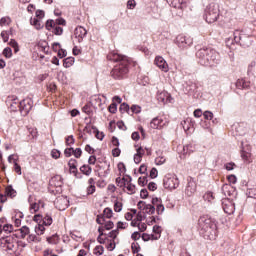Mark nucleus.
Returning <instances> with one entry per match:
<instances>
[{"label":"nucleus","mask_w":256,"mask_h":256,"mask_svg":"<svg viewBox=\"0 0 256 256\" xmlns=\"http://www.w3.org/2000/svg\"><path fill=\"white\" fill-rule=\"evenodd\" d=\"M138 209H142L148 215L155 214V206L147 204L143 201L138 202Z\"/></svg>","instance_id":"nucleus-18"},{"label":"nucleus","mask_w":256,"mask_h":256,"mask_svg":"<svg viewBox=\"0 0 256 256\" xmlns=\"http://www.w3.org/2000/svg\"><path fill=\"white\" fill-rule=\"evenodd\" d=\"M119 111H120L121 113H128V114H129L130 111H131V108H129V106H128L127 103H122V104L120 105Z\"/></svg>","instance_id":"nucleus-37"},{"label":"nucleus","mask_w":256,"mask_h":256,"mask_svg":"<svg viewBox=\"0 0 256 256\" xmlns=\"http://www.w3.org/2000/svg\"><path fill=\"white\" fill-rule=\"evenodd\" d=\"M198 63L204 67H217L221 63L219 52L211 48H202L196 52Z\"/></svg>","instance_id":"nucleus-3"},{"label":"nucleus","mask_w":256,"mask_h":256,"mask_svg":"<svg viewBox=\"0 0 256 256\" xmlns=\"http://www.w3.org/2000/svg\"><path fill=\"white\" fill-rule=\"evenodd\" d=\"M5 195L7 197H16L17 191H15V189H13V186L9 185L5 189Z\"/></svg>","instance_id":"nucleus-26"},{"label":"nucleus","mask_w":256,"mask_h":256,"mask_svg":"<svg viewBox=\"0 0 256 256\" xmlns=\"http://www.w3.org/2000/svg\"><path fill=\"white\" fill-rule=\"evenodd\" d=\"M203 117L204 119H206L207 121H211V119H213V112L211 111H205L203 113Z\"/></svg>","instance_id":"nucleus-55"},{"label":"nucleus","mask_w":256,"mask_h":256,"mask_svg":"<svg viewBox=\"0 0 256 256\" xmlns=\"http://www.w3.org/2000/svg\"><path fill=\"white\" fill-rule=\"evenodd\" d=\"M50 187H55L56 195H59L63 191V177L56 175L50 180Z\"/></svg>","instance_id":"nucleus-9"},{"label":"nucleus","mask_w":256,"mask_h":256,"mask_svg":"<svg viewBox=\"0 0 256 256\" xmlns=\"http://www.w3.org/2000/svg\"><path fill=\"white\" fill-rule=\"evenodd\" d=\"M225 43H226V47H229V49H231L233 47V45H235V31L233 33V37H228L226 38L225 40Z\"/></svg>","instance_id":"nucleus-28"},{"label":"nucleus","mask_w":256,"mask_h":256,"mask_svg":"<svg viewBox=\"0 0 256 256\" xmlns=\"http://www.w3.org/2000/svg\"><path fill=\"white\" fill-rule=\"evenodd\" d=\"M132 253H139L141 251V247L139 246V243L133 242L131 245Z\"/></svg>","instance_id":"nucleus-51"},{"label":"nucleus","mask_w":256,"mask_h":256,"mask_svg":"<svg viewBox=\"0 0 256 256\" xmlns=\"http://www.w3.org/2000/svg\"><path fill=\"white\" fill-rule=\"evenodd\" d=\"M96 222L98 225H102L100 228L103 229V233H105V231H111V229L115 227L113 221L105 219V216H97Z\"/></svg>","instance_id":"nucleus-8"},{"label":"nucleus","mask_w":256,"mask_h":256,"mask_svg":"<svg viewBox=\"0 0 256 256\" xmlns=\"http://www.w3.org/2000/svg\"><path fill=\"white\" fill-rule=\"evenodd\" d=\"M122 210H123V203H121L120 201H115V203H114V211L116 213H121Z\"/></svg>","instance_id":"nucleus-40"},{"label":"nucleus","mask_w":256,"mask_h":256,"mask_svg":"<svg viewBox=\"0 0 256 256\" xmlns=\"http://www.w3.org/2000/svg\"><path fill=\"white\" fill-rule=\"evenodd\" d=\"M158 173H159V172L157 171V168H152V169L150 170V178H151V179H156Z\"/></svg>","instance_id":"nucleus-62"},{"label":"nucleus","mask_w":256,"mask_h":256,"mask_svg":"<svg viewBox=\"0 0 256 256\" xmlns=\"http://www.w3.org/2000/svg\"><path fill=\"white\" fill-rule=\"evenodd\" d=\"M176 45L179 49H187L193 45V38L185 35H178L176 37Z\"/></svg>","instance_id":"nucleus-7"},{"label":"nucleus","mask_w":256,"mask_h":256,"mask_svg":"<svg viewBox=\"0 0 256 256\" xmlns=\"http://www.w3.org/2000/svg\"><path fill=\"white\" fill-rule=\"evenodd\" d=\"M16 217H18V218H15L14 225H15V227H21V219H23V217H24L23 212H18L16 214Z\"/></svg>","instance_id":"nucleus-33"},{"label":"nucleus","mask_w":256,"mask_h":256,"mask_svg":"<svg viewBox=\"0 0 256 256\" xmlns=\"http://www.w3.org/2000/svg\"><path fill=\"white\" fill-rule=\"evenodd\" d=\"M83 113H86V115H91L93 113V110L91 109V104H86L82 108Z\"/></svg>","instance_id":"nucleus-43"},{"label":"nucleus","mask_w":256,"mask_h":256,"mask_svg":"<svg viewBox=\"0 0 256 256\" xmlns=\"http://www.w3.org/2000/svg\"><path fill=\"white\" fill-rule=\"evenodd\" d=\"M54 205L58 211H65L69 207V199L66 196H58L54 201Z\"/></svg>","instance_id":"nucleus-10"},{"label":"nucleus","mask_w":256,"mask_h":256,"mask_svg":"<svg viewBox=\"0 0 256 256\" xmlns=\"http://www.w3.org/2000/svg\"><path fill=\"white\" fill-rule=\"evenodd\" d=\"M124 187H126L129 195H133L135 193V185L128 183L127 185H125Z\"/></svg>","instance_id":"nucleus-46"},{"label":"nucleus","mask_w":256,"mask_h":256,"mask_svg":"<svg viewBox=\"0 0 256 256\" xmlns=\"http://www.w3.org/2000/svg\"><path fill=\"white\" fill-rule=\"evenodd\" d=\"M33 109V101L31 99H24L19 103V111L23 115H28L29 111Z\"/></svg>","instance_id":"nucleus-12"},{"label":"nucleus","mask_w":256,"mask_h":256,"mask_svg":"<svg viewBox=\"0 0 256 256\" xmlns=\"http://www.w3.org/2000/svg\"><path fill=\"white\" fill-rule=\"evenodd\" d=\"M203 199L208 203H213V201L215 200V196L213 195V192H206L203 196Z\"/></svg>","instance_id":"nucleus-31"},{"label":"nucleus","mask_w":256,"mask_h":256,"mask_svg":"<svg viewBox=\"0 0 256 256\" xmlns=\"http://www.w3.org/2000/svg\"><path fill=\"white\" fill-rule=\"evenodd\" d=\"M64 155H65V157H71L73 155V148L72 147L66 148L64 150Z\"/></svg>","instance_id":"nucleus-64"},{"label":"nucleus","mask_w":256,"mask_h":256,"mask_svg":"<svg viewBox=\"0 0 256 256\" xmlns=\"http://www.w3.org/2000/svg\"><path fill=\"white\" fill-rule=\"evenodd\" d=\"M85 37H87V29L83 26L76 27L74 31V43H83Z\"/></svg>","instance_id":"nucleus-11"},{"label":"nucleus","mask_w":256,"mask_h":256,"mask_svg":"<svg viewBox=\"0 0 256 256\" xmlns=\"http://www.w3.org/2000/svg\"><path fill=\"white\" fill-rule=\"evenodd\" d=\"M221 191L225 197H235L237 192L231 184H223Z\"/></svg>","instance_id":"nucleus-16"},{"label":"nucleus","mask_w":256,"mask_h":256,"mask_svg":"<svg viewBox=\"0 0 256 256\" xmlns=\"http://www.w3.org/2000/svg\"><path fill=\"white\" fill-rule=\"evenodd\" d=\"M94 255L101 256L105 253V248L102 245H98L94 248Z\"/></svg>","instance_id":"nucleus-34"},{"label":"nucleus","mask_w":256,"mask_h":256,"mask_svg":"<svg viewBox=\"0 0 256 256\" xmlns=\"http://www.w3.org/2000/svg\"><path fill=\"white\" fill-rule=\"evenodd\" d=\"M169 97H171V94L166 91L160 92L157 95V99L158 101H161V103H167V101H169Z\"/></svg>","instance_id":"nucleus-20"},{"label":"nucleus","mask_w":256,"mask_h":256,"mask_svg":"<svg viewBox=\"0 0 256 256\" xmlns=\"http://www.w3.org/2000/svg\"><path fill=\"white\" fill-rule=\"evenodd\" d=\"M236 85L242 87V89H249V84L245 80H238Z\"/></svg>","instance_id":"nucleus-42"},{"label":"nucleus","mask_w":256,"mask_h":256,"mask_svg":"<svg viewBox=\"0 0 256 256\" xmlns=\"http://www.w3.org/2000/svg\"><path fill=\"white\" fill-rule=\"evenodd\" d=\"M206 23H215L219 19V5L210 4L205 11Z\"/></svg>","instance_id":"nucleus-5"},{"label":"nucleus","mask_w":256,"mask_h":256,"mask_svg":"<svg viewBox=\"0 0 256 256\" xmlns=\"http://www.w3.org/2000/svg\"><path fill=\"white\" fill-rule=\"evenodd\" d=\"M159 203V198H153L152 199V204L156 205V211L158 213V215L163 214V211H165V206H163L162 204H157Z\"/></svg>","instance_id":"nucleus-21"},{"label":"nucleus","mask_w":256,"mask_h":256,"mask_svg":"<svg viewBox=\"0 0 256 256\" xmlns=\"http://www.w3.org/2000/svg\"><path fill=\"white\" fill-rule=\"evenodd\" d=\"M53 224V218L51 215L46 214L44 217L42 216V225L43 227H49Z\"/></svg>","instance_id":"nucleus-23"},{"label":"nucleus","mask_w":256,"mask_h":256,"mask_svg":"<svg viewBox=\"0 0 256 256\" xmlns=\"http://www.w3.org/2000/svg\"><path fill=\"white\" fill-rule=\"evenodd\" d=\"M165 161H166V159H165V157H157L156 159H155V163H156V165H163L164 163H165Z\"/></svg>","instance_id":"nucleus-63"},{"label":"nucleus","mask_w":256,"mask_h":256,"mask_svg":"<svg viewBox=\"0 0 256 256\" xmlns=\"http://www.w3.org/2000/svg\"><path fill=\"white\" fill-rule=\"evenodd\" d=\"M198 231L208 241H215L217 239V222L209 216H201L198 220Z\"/></svg>","instance_id":"nucleus-2"},{"label":"nucleus","mask_w":256,"mask_h":256,"mask_svg":"<svg viewBox=\"0 0 256 256\" xmlns=\"http://www.w3.org/2000/svg\"><path fill=\"white\" fill-rule=\"evenodd\" d=\"M235 167H237V165H235V163L233 162H229L225 164L226 171H233Z\"/></svg>","instance_id":"nucleus-56"},{"label":"nucleus","mask_w":256,"mask_h":256,"mask_svg":"<svg viewBox=\"0 0 256 256\" xmlns=\"http://www.w3.org/2000/svg\"><path fill=\"white\" fill-rule=\"evenodd\" d=\"M118 171L120 172V175L126 173L127 168L123 162L118 163Z\"/></svg>","instance_id":"nucleus-53"},{"label":"nucleus","mask_w":256,"mask_h":256,"mask_svg":"<svg viewBox=\"0 0 256 256\" xmlns=\"http://www.w3.org/2000/svg\"><path fill=\"white\" fill-rule=\"evenodd\" d=\"M193 151H195V146H193V144H186L183 147L184 155H189V154L193 153Z\"/></svg>","instance_id":"nucleus-27"},{"label":"nucleus","mask_w":256,"mask_h":256,"mask_svg":"<svg viewBox=\"0 0 256 256\" xmlns=\"http://www.w3.org/2000/svg\"><path fill=\"white\" fill-rule=\"evenodd\" d=\"M222 208L227 215H233L235 213V204L231 199H224L222 201Z\"/></svg>","instance_id":"nucleus-14"},{"label":"nucleus","mask_w":256,"mask_h":256,"mask_svg":"<svg viewBox=\"0 0 256 256\" xmlns=\"http://www.w3.org/2000/svg\"><path fill=\"white\" fill-rule=\"evenodd\" d=\"M19 161V156L12 154L8 157V163H17Z\"/></svg>","instance_id":"nucleus-54"},{"label":"nucleus","mask_w":256,"mask_h":256,"mask_svg":"<svg viewBox=\"0 0 256 256\" xmlns=\"http://www.w3.org/2000/svg\"><path fill=\"white\" fill-rule=\"evenodd\" d=\"M33 221H35V223H38L37 226L35 227V232L37 233V235H43L45 233V228L43 227L42 221H43V216L41 215H35L33 217Z\"/></svg>","instance_id":"nucleus-15"},{"label":"nucleus","mask_w":256,"mask_h":256,"mask_svg":"<svg viewBox=\"0 0 256 256\" xmlns=\"http://www.w3.org/2000/svg\"><path fill=\"white\" fill-rule=\"evenodd\" d=\"M149 180H147V176L140 177L138 179V184L141 185V187H145L147 185Z\"/></svg>","instance_id":"nucleus-52"},{"label":"nucleus","mask_w":256,"mask_h":256,"mask_svg":"<svg viewBox=\"0 0 256 256\" xmlns=\"http://www.w3.org/2000/svg\"><path fill=\"white\" fill-rule=\"evenodd\" d=\"M51 157H52V159H59V157H61V151H59L57 149H52Z\"/></svg>","instance_id":"nucleus-50"},{"label":"nucleus","mask_w":256,"mask_h":256,"mask_svg":"<svg viewBox=\"0 0 256 256\" xmlns=\"http://www.w3.org/2000/svg\"><path fill=\"white\" fill-rule=\"evenodd\" d=\"M52 33H54V35H63V28L61 26H54Z\"/></svg>","instance_id":"nucleus-45"},{"label":"nucleus","mask_w":256,"mask_h":256,"mask_svg":"<svg viewBox=\"0 0 256 256\" xmlns=\"http://www.w3.org/2000/svg\"><path fill=\"white\" fill-rule=\"evenodd\" d=\"M108 110L110 113H117V104L116 103H112L110 104V106L108 107Z\"/></svg>","instance_id":"nucleus-60"},{"label":"nucleus","mask_w":256,"mask_h":256,"mask_svg":"<svg viewBox=\"0 0 256 256\" xmlns=\"http://www.w3.org/2000/svg\"><path fill=\"white\" fill-rule=\"evenodd\" d=\"M235 43L241 45V47H251L253 41L251 36L245 34L243 30H235Z\"/></svg>","instance_id":"nucleus-4"},{"label":"nucleus","mask_w":256,"mask_h":256,"mask_svg":"<svg viewBox=\"0 0 256 256\" xmlns=\"http://www.w3.org/2000/svg\"><path fill=\"white\" fill-rule=\"evenodd\" d=\"M107 59L108 61H113L114 63H118L112 69L111 77H113V79H116V80L125 79V77H127V73H129V65L131 63V60L129 59V57L113 51L107 55Z\"/></svg>","instance_id":"nucleus-1"},{"label":"nucleus","mask_w":256,"mask_h":256,"mask_svg":"<svg viewBox=\"0 0 256 256\" xmlns=\"http://www.w3.org/2000/svg\"><path fill=\"white\" fill-rule=\"evenodd\" d=\"M72 155H74L76 159H79L81 155H83V150H81V148L73 149Z\"/></svg>","instance_id":"nucleus-49"},{"label":"nucleus","mask_w":256,"mask_h":256,"mask_svg":"<svg viewBox=\"0 0 256 256\" xmlns=\"http://www.w3.org/2000/svg\"><path fill=\"white\" fill-rule=\"evenodd\" d=\"M117 235H119V229L112 230L106 234V239H117Z\"/></svg>","instance_id":"nucleus-35"},{"label":"nucleus","mask_w":256,"mask_h":256,"mask_svg":"<svg viewBox=\"0 0 256 256\" xmlns=\"http://www.w3.org/2000/svg\"><path fill=\"white\" fill-rule=\"evenodd\" d=\"M80 171H81V173H83V175L89 176V175H91L93 170L91 169V167L89 165H83L80 167Z\"/></svg>","instance_id":"nucleus-30"},{"label":"nucleus","mask_w":256,"mask_h":256,"mask_svg":"<svg viewBox=\"0 0 256 256\" xmlns=\"http://www.w3.org/2000/svg\"><path fill=\"white\" fill-rule=\"evenodd\" d=\"M74 63H75L74 57H67L63 60V67H65V69H69V67H73Z\"/></svg>","instance_id":"nucleus-24"},{"label":"nucleus","mask_w":256,"mask_h":256,"mask_svg":"<svg viewBox=\"0 0 256 256\" xmlns=\"http://www.w3.org/2000/svg\"><path fill=\"white\" fill-rule=\"evenodd\" d=\"M68 167L70 169V172L74 173L76 175L77 173V161L73 158H71L68 162Z\"/></svg>","instance_id":"nucleus-25"},{"label":"nucleus","mask_w":256,"mask_h":256,"mask_svg":"<svg viewBox=\"0 0 256 256\" xmlns=\"http://www.w3.org/2000/svg\"><path fill=\"white\" fill-rule=\"evenodd\" d=\"M163 125H165V123H163V120L159 117H155L150 122L151 129H163Z\"/></svg>","instance_id":"nucleus-19"},{"label":"nucleus","mask_w":256,"mask_h":256,"mask_svg":"<svg viewBox=\"0 0 256 256\" xmlns=\"http://www.w3.org/2000/svg\"><path fill=\"white\" fill-rule=\"evenodd\" d=\"M154 63L157 67L161 69V71H164V73H167V71H169V64H167V61H165L164 57L156 56Z\"/></svg>","instance_id":"nucleus-17"},{"label":"nucleus","mask_w":256,"mask_h":256,"mask_svg":"<svg viewBox=\"0 0 256 256\" xmlns=\"http://www.w3.org/2000/svg\"><path fill=\"white\" fill-rule=\"evenodd\" d=\"M99 236L97 237L98 243L103 245L107 239V233L103 232V228H98Z\"/></svg>","instance_id":"nucleus-22"},{"label":"nucleus","mask_w":256,"mask_h":256,"mask_svg":"<svg viewBox=\"0 0 256 256\" xmlns=\"http://www.w3.org/2000/svg\"><path fill=\"white\" fill-rule=\"evenodd\" d=\"M185 193L188 197H193V195L197 193V182L195 181V179L193 178L188 179Z\"/></svg>","instance_id":"nucleus-13"},{"label":"nucleus","mask_w":256,"mask_h":256,"mask_svg":"<svg viewBox=\"0 0 256 256\" xmlns=\"http://www.w3.org/2000/svg\"><path fill=\"white\" fill-rule=\"evenodd\" d=\"M128 226H129V224L127 222L119 221L117 223V229H127Z\"/></svg>","instance_id":"nucleus-61"},{"label":"nucleus","mask_w":256,"mask_h":256,"mask_svg":"<svg viewBox=\"0 0 256 256\" xmlns=\"http://www.w3.org/2000/svg\"><path fill=\"white\" fill-rule=\"evenodd\" d=\"M246 195L252 199H256V188H249Z\"/></svg>","instance_id":"nucleus-41"},{"label":"nucleus","mask_w":256,"mask_h":256,"mask_svg":"<svg viewBox=\"0 0 256 256\" xmlns=\"http://www.w3.org/2000/svg\"><path fill=\"white\" fill-rule=\"evenodd\" d=\"M136 6H137V2H135V0H128L127 9H135Z\"/></svg>","instance_id":"nucleus-59"},{"label":"nucleus","mask_w":256,"mask_h":256,"mask_svg":"<svg viewBox=\"0 0 256 256\" xmlns=\"http://www.w3.org/2000/svg\"><path fill=\"white\" fill-rule=\"evenodd\" d=\"M66 145L67 147H71V145H75V138L73 137V135L66 137Z\"/></svg>","instance_id":"nucleus-48"},{"label":"nucleus","mask_w":256,"mask_h":256,"mask_svg":"<svg viewBox=\"0 0 256 256\" xmlns=\"http://www.w3.org/2000/svg\"><path fill=\"white\" fill-rule=\"evenodd\" d=\"M130 111L133 115V113H135L136 115L141 113V106L139 105H132L131 108H130Z\"/></svg>","instance_id":"nucleus-47"},{"label":"nucleus","mask_w":256,"mask_h":256,"mask_svg":"<svg viewBox=\"0 0 256 256\" xmlns=\"http://www.w3.org/2000/svg\"><path fill=\"white\" fill-rule=\"evenodd\" d=\"M56 22L53 20H47L46 22V29L47 31H51L55 26H56Z\"/></svg>","instance_id":"nucleus-44"},{"label":"nucleus","mask_w":256,"mask_h":256,"mask_svg":"<svg viewBox=\"0 0 256 256\" xmlns=\"http://www.w3.org/2000/svg\"><path fill=\"white\" fill-rule=\"evenodd\" d=\"M100 217H104V219H111V217H113V210L111 208H105L103 215H100Z\"/></svg>","instance_id":"nucleus-29"},{"label":"nucleus","mask_w":256,"mask_h":256,"mask_svg":"<svg viewBox=\"0 0 256 256\" xmlns=\"http://www.w3.org/2000/svg\"><path fill=\"white\" fill-rule=\"evenodd\" d=\"M163 185L165 189L173 191L179 187V178L175 174H166L163 179Z\"/></svg>","instance_id":"nucleus-6"},{"label":"nucleus","mask_w":256,"mask_h":256,"mask_svg":"<svg viewBox=\"0 0 256 256\" xmlns=\"http://www.w3.org/2000/svg\"><path fill=\"white\" fill-rule=\"evenodd\" d=\"M27 235H29V227L23 226L20 229V237H21V239H25V237H27Z\"/></svg>","instance_id":"nucleus-36"},{"label":"nucleus","mask_w":256,"mask_h":256,"mask_svg":"<svg viewBox=\"0 0 256 256\" xmlns=\"http://www.w3.org/2000/svg\"><path fill=\"white\" fill-rule=\"evenodd\" d=\"M188 93H194V91H197V84L190 82V85L188 86Z\"/></svg>","instance_id":"nucleus-57"},{"label":"nucleus","mask_w":256,"mask_h":256,"mask_svg":"<svg viewBox=\"0 0 256 256\" xmlns=\"http://www.w3.org/2000/svg\"><path fill=\"white\" fill-rule=\"evenodd\" d=\"M3 55H4V57H6V59H11V57H13V50H11V48H9V47H6L3 50Z\"/></svg>","instance_id":"nucleus-38"},{"label":"nucleus","mask_w":256,"mask_h":256,"mask_svg":"<svg viewBox=\"0 0 256 256\" xmlns=\"http://www.w3.org/2000/svg\"><path fill=\"white\" fill-rule=\"evenodd\" d=\"M5 25H11V18L10 17H2L0 19V26L5 27Z\"/></svg>","instance_id":"nucleus-39"},{"label":"nucleus","mask_w":256,"mask_h":256,"mask_svg":"<svg viewBox=\"0 0 256 256\" xmlns=\"http://www.w3.org/2000/svg\"><path fill=\"white\" fill-rule=\"evenodd\" d=\"M31 213H37L39 211V204L33 203L30 205Z\"/></svg>","instance_id":"nucleus-58"},{"label":"nucleus","mask_w":256,"mask_h":256,"mask_svg":"<svg viewBox=\"0 0 256 256\" xmlns=\"http://www.w3.org/2000/svg\"><path fill=\"white\" fill-rule=\"evenodd\" d=\"M19 103H21V101H19V98L12 99V102L10 104L11 110L17 111V109H19Z\"/></svg>","instance_id":"nucleus-32"}]
</instances>
